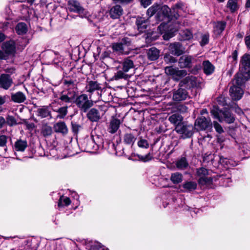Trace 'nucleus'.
<instances>
[{
  "label": "nucleus",
  "mask_w": 250,
  "mask_h": 250,
  "mask_svg": "<svg viewBox=\"0 0 250 250\" xmlns=\"http://www.w3.org/2000/svg\"><path fill=\"white\" fill-rule=\"evenodd\" d=\"M183 6L182 3H178L176 4L172 9H170L166 5L154 4L147 9V14L151 17L157 13V19L159 21H163L161 26H164L165 24L172 21H175L178 18L179 10L182 9Z\"/></svg>",
  "instance_id": "obj_1"
},
{
  "label": "nucleus",
  "mask_w": 250,
  "mask_h": 250,
  "mask_svg": "<svg viewBox=\"0 0 250 250\" xmlns=\"http://www.w3.org/2000/svg\"><path fill=\"white\" fill-rule=\"evenodd\" d=\"M210 113L214 118L218 119L220 122L231 124L235 121L233 115L227 109L219 110L217 107L214 106L210 110Z\"/></svg>",
  "instance_id": "obj_2"
},
{
  "label": "nucleus",
  "mask_w": 250,
  "mask_h": 250,
  "mask_svg": "<svg viewBox=\"0 0 250 250\" xmlns=\"http://www.w3.org/2000/svg\"><path fill=\"white\" fill-rule=\"evenodd\" d=\"M75 103L81 112L86 113L93 105V101L85 94L76 96Z\"/></svg>",
  "instance_id": "obj_3"
},
{
  "label": "nucleus",
  "mask_w": 250,
  "mask_h": 250,
  "mask_svg": "<svg viewBox=\"0 0 250 250\" xmlns=\"http://www.w3.org/2000/svg\"><path fill=\"white\" fill-rule=\"evenodd\" d=\"M131 44L130 40L128 38H124L120 42L112 44L113 51L119 54H127L129 53V46Z\"/></svg>",
  "instance_id": "obj_4"
},
{
  "label": "nucleus",
  "mask_w": 250,
  "mask_h": 250,
  "mask_svg": "<svg viewBox=\"0 0 250 250\" xmlns=\"http://www.w3.org/2000/svg\"><path fill=\"white\" fill-rule=\"evenodd\" d=\"M209 173V170L205 167H202L197 169L196 174L199 177L198 183L200 185H209L212 184V178L208 176Z\"/></svg>",
  "instance_id": "obj_5"
},
{
  "label": "nucleus",
  "mask_w": 250,
  "mask_h": 250,
  "mask_svg": "<svg viewBox=\"0 0 250 250\" xmlns=\"http://www.w3.org/2000/svg\"><path fill=\"white\" fill-rule=\"evenodd\" d=\"M68 4L70 11L78 13L82 18H87L89 16V12L81 6L79 1L76 0H69Z\"/></svg>",
  "instance_id": "obj_6"
},
{
  "label": "nucleus",
  "mask_w": 250,
  "mask_h": 250,
  "mask_svg": "<svg viewBox=\"0 0 250 250\" xmlns=\"http://www.w3.org/2000/svg\"><path fill=\"white\" fill-rule=\"evenodd\" d=\"M2 50H0L2 53V56L4 58L1 60H6L10 55H14L16 52L15 43L13 41H9L4 42L1 47Z\"/></svg>",
  "instance_id": "obj_7"
},
{
  "label": "nucleus",
  "mask_w": 250,
  "mask_h": 250,
  "mask_svg": "<svg viewBox=\"0 0 250 250\" xmlns=\"http://www.w3.org/2000/svg\"><path fill=\"white\" fill-rule=\"evenodd\" d=\"M167 75H171L176 81H179L181 78L187 75V71L184 69L179 70L178 68L172 66H167L165 69Z\"/></svg>",
  "instance_id": "obj_8"
},
{
  "label": "nucleus",
  "mask_w": 250,
  "mask_h": 250,
  "mask_svg": "<svg viewBox=\"0 0 250 250\" xmlns=\"http://www.w3.org/2000/svg\"><path fill=\"white\" fill-rule=\"evenodd\" d=\"M76 92L74 90H64L60 94L59 99L62 102L66 104L75 103Z\"/></svg>",
  "instance_id": "obj_9"
},
{
  "label": "nucleus",
  "mask_w": 250,
  "mask_h": 250,
  "mask_svg": "<svg viewBox=\"0 0 250 250\" xmlns=\"http://www.w3.org/2000/svg\"><path fill=\"white\" fill-rule=\"evenodd\" d=\"M193 127L191 125H187L184 122L175 127V130L181 134L184 138H189L193 135Z\"/></svg>",
  "instance_id": "obj_10"
},
{
  "label": "nucleus",
  "mask_w": 250,
  "mask_h": 250,
  "mask_svg": "<svg viewBox=\"0 0 250 250\" xmlns=\"http://www.w3.org/2000/svg\"><path fill=\"white\" fill-rule=\"evenodd\" d=\"M195 125L202 130L210 131L212 128V123L210 118L207 119L204 117H201L196 119Z\"/></svg>",
  "instance_id": "obj_11"
},
{
  "label": "nucleus",
  "mask_w": 250,
  "mask_h": 250,
  "mask_svg": "<svg viewBox=\"0 0 250 250\" xmlns=\"http://www.w3.org/2000/svg\"><path fill=\"white\" fill-rule=\"evenodd\" d=\"M195 61V59L193 56L184 55L179 59L178 66L181 68H189L192 67V64Z\"/></svg>",
  "instance_id": "obj_12"
},
{
  "label": "nucleus",
  "mask_w": 250,
  "mask_h": 250,
  "mask_svg": "<svg viewBox=\"0 0 250 250\" xmlns=\"http://www.w3.org/2000/svg\"><path fill=\"white\" fill-rule=\"evenodd\" d=\"M249 79H250V74L239 71L232 81L233 85L240 87Z\"/></svg>",
  "instance_id": "obj_13"
},
{
  "label": "nucleus",
  "mask_w": 250,
  "mask_h": 250,
  "mask_svg": "<svg viewBox=\"0 0 250 250\" xmlns=\"http://www.w3.org/2000/svg\"><path fill=\"white\" fill-rule=\"evenodd\" d=\"M170 52L174 55L180 56L185 51V48L182 44L179 42H175L170 43L168 46Z\"/></svg>",
  "instance_id": "obj_14"
},
{
  "label": "nucleus",
  "mask_w": 250,
  "mask_h": 250,
  "mask_svg": "<svg viewBox=\"0 0 250 250\" xmlns=\"http://www.w3.org/2000/svg\"><path fill=\"white\" fill-rule=\"evenodd\" d=\"M239 71L250 74V55H243L240 64Z\"/></svg>",
  "instance_id": "obj_15"
},
{
  "label": "nucleus",
  "mask_w": 250,
  "mask_h": 250,
  "mask_svg": "<svg viewBox=\"0 0 250 250\" xmlns=\"http://www.w3.org/2000/svg\"><path fill=\"white\" fill-rule=\"evenodd\" d=\"M188 97V93L185 89L180 88L173 92V100L176 102L185 100Z\"/></svg>",
  "instance_id": "obj_16"
},
{
  "label": "nucleus",
  "mask_w": 250,
  "mask_h": 250,
  "mask_svg": "<svg viewBox=\"0 0 250 250\" xmlns=\"http://www.w3.org/2000/svg\"><path fill=\"white\" fill-rule=\"evenodd\" d=\"M13 83L10 76L6 74H2L0 76V87L4 89H8Z\"/></svg>",
  "instance_id": "obj_17"
},
{
  "label": "nucleus",
  "mask_w": 250,
  "mask_h": 250,
  "mask_svg": "<svg viewBox=\"0 0 250 250\" xmlns=\"http://www.w3.org/2000/svg\"><path fill=\"white\" fill-rule=\"evenodd\" d=\"M229 93L232 99L235 101L240 100L243 94L242 88L236 85L231 86L229 89Z\"/></svg>",
  "instance_id": "obj_18"
},
{
  "label": "nucleus",
  "mask_w": 250,
  "mask_h": 250,
  "mask_svg": "<svg viewBox=\"0 0 250 250\" xmlns=\"http://www.w3.org/2000/svg\"><path fill=\"white\" fill-rule=\"evenodd\" d=\"M86 116L92 122H98L101 118L99 111L95 108H92L87 111Z\"/></svg>",
  "instance_id": "obj_19"
},
{
  "label": "nucleus",
  "mask_w": 250,
  "mask_h": 250,
  "mask_svg": "<svg viewBox=\"0 0 250 250\" xmlns=\"http://www.w3.org/2000/svg\"><path fill=\"white\" fill-rule=\"evenodd\" d=\"M119 67L124 71L128 72L134 67L133 61L129 57L125 59L120 62Z\"/></svg>",
  "instance_id": "obj_20"
},
{
  "label": "nucleus",
  "mask_w": 250,
  "mask_h": 250,
  "mask_svg": "<svg viewBox=\"0 0 250 250\" xmlns=\"http://www.w3.org/2000/svg\"><path fill=\"white\" fill-rule=\"evenodd\" d=\"M160 50L155 47H152L146 51L147 57L150 61H155L160 56Z\"/></svg>",
  "instance_id": "obj_21"
},
{
  "label": "nucleus",
  "mask_w": 250,
  "mask_h": 250,
  "mask_svg": "<svg viewBox=\"0 0 250 250\" xmlns=\"http://www.w3.org/2000/svg\"><path fill=\"white\" fill-rule=\"evenodd\" d=\"M123 9L120 5H117L111 8L109 11L110 17L113 19H118L122 15Z\"/></svg>",
  "instance_id": "obj_22"
},
{
  "label": "nucleus",
  "mask_w": 250,
  "mask_h": 250,
  "mask_svg": "<svg viewBox=\"0 0 250 250\" xmlns=\"http://www.w3.org/2000/svg\"><path fill=\"white\" fill-rule=\"evenodd\" d=\"M85 89L87 92L92 93L95 91L100 90L101 87L97 82L89 81L87 82Z\"/></svg>",
  "instance_id": "obj_23"
},
{
  "label": "nucleus",
  "mask_w": 250,
  "mask_h": 250,
  "mask_svg": "<svg viewBox=\"0 0 250 250\" xmlns=\"http://www.w3.org/2000/svg\"><path fill=\"white\" fill-rule=\"evenodd\" d=\"M168 121L176 127L183 123V117L178 113H174L169 117Z\"/></svg>",
  "instance_id": "obj_24"
},
{
  "label": "nucleus",
  "mask_w": 250,
  "mask_h": 250,
  "mask_svg": "<svg viewBox=\"0 0 250 250\" xmlns=\"http://www.w3.org/2000/svg\"><path fill=\"white\" fill-rule=\"evenodd\" d=\"M136 23L139 31L141 32H143L145 31L148 25V21L144 18L139 17L136 20Z\"/></svg>",
  "instance_id": "obj_25"
},
{
  "label": "nucleus",
  "mask_w": 250,
  "mask_h": 250,
  "mask_svg": "<svg viewBox=\"0 0 250 250\" xmlns=\"http://www.w3.org/2000/svg\"><path fill=\"white\" fill-rule=\"evenodd\" d=\"M137 139V136L132 133H126L123 137V142L127 145L132 146Z\"/></svg>",
  "instance_id": "obj_26"
},
{
  "label": "nucleus",
  "mask_w": 250,
  "mask_h": 250,
  "mask_svg": "<svg viewBox=\"0 0 250 250\" xmlns=\"http://www.w3.org/2000/svg\"><path fill=\"white\" fill-rule=\"evenodd\" d=\"M226 23L224 21H218L214 23L213 31L214 34L217 35H220L224 30Z\"/></svg>",
  "instance_id": "obj_27"
},
{
  "label": "nucleus",
  "mask_w": 250,
  "mask_h": 250,
  "mask_svg": "<svg viewBox=\"0 0 250 250\" xmlns=\"http://www.w3.org/2000/svg\"><path fill=\"white\" fill-rule=\"evenodd\" d=\"M11 100L15 103H21L25 101L26 96L22 92L19 91L12 94Z\"/></svg>",
  "instance_id": "obj_28"
},
{
  "label": "nucleus",
  "mask_w": 250,
  "mask_h": 250,
  "mask_svg": "<svg viewBox=\"0 0 250 250\" xmlns=\"http://www.w3.org/2000/svg\"><path fill=\"white\" fill-rule=\"evenodd\" d=\"M196 83V78L193 76H188L182 80L180 83L181 86L187 85L188 87L193 86Z\"/></svg>",
  "instance_id": "obj_29"
},
{
  "label": "nucleus",
  "mask_w": 250,
  "mask_h": 250,
  "mask_svg": "<svg viewBox=\"0 0 250 250\" xmlns=\"http://www.w3.org/2000/svg\"><path fill=\"white\" fill-rule=\"evenodd\" d=\"M202 64L204 72L206 75H210L214 72V66L209 61H204Z\"/></svg>",
  "instance_id": "obj_30"
},
{
  "label": "nucleus",
  "mask_w": 250,
  "mask_h": 250,
  "mask_svg": "<svg viewBox=\"0 0 250 250\" xmlns=\"http://www.w3.org/2000/svg\"><path fill=\"white\" fill-rule=\"evenodd\" d=\"M54 128L55 131L56 132L66 134L68 132L67 127L65 124L63 122H60L56 123L54 126Z\"/></svg>",
  "instance_id": "obj_31"
},
{
  "label": "nucleus",
  "mask_w": 250,
  "mask_h": 250,
  "mask_svg": "<svg viewBox=\"0 0 250 250\" xmlns=\"http://www.w3.org/2000/svg\"><path fill=\"white\" fill-rule=\"evenodd\" d=\"M197 187V183L193 181H187L183 184V188L187 192H191L195 190Z\"/></svg>",
  "instance_id": "obj_32"
},
{
  "label": "nucleus",
  "mask_w": 250,
  "mask_h": 250,
  "mask_svg": "<svg viewBox=\"0 0 250 250\" xmlns=\"http://www.w3.org/2000/svg\"><path fill=\"white\" fill-rule=\"evenodd\" d=\"M121 122L120 121L117 119H112L110 123V126L108 128V131L111 133H115L118 129Z\"/></svg>",
  "instance_id": "obj_33"
},
{
  "label": "nucleus",
  "mask_w": 250,
  "mask_h": 250,
  "mask_svg": "<svg viewBox=\"0 0 250 250\" xmlns=\"http://www.w3.org/2000/svg\"><path fill=\"white\" fill-rule=\"evenodd\" d=\"M37 115L42 118H46L48 116L51 117V112L47 106H42L39 108L37 110Z\"/></svg>",
  "instance_id": "obj_34"
},
{
  "label": "nucleus",
  "mask_w": 250,
  "mask_h": 250,
  "mask_svg": "<svg viewBox=\"0 0 250 250\" xmlns=\"http://www.w3.org/2000/svg\"><path fill=\"white\" fill-rule=\"evenodd\" d=\"M15 148L16 151H24L27 146L26 141L19 140L15 143Z\"/></svg>",
  "instance_id": "obj_35"
},
{
  "label": "nucleus",
  "mask_w": 250,
  "mask_h": 250,
  "mask_svg": "<svg viewBox=\"0 0 250 250\" xmlns=\"http://www.w3.org/2000/svg\"><path fill=\"white\" fill-rule=\"evenodd\" d=\"M15 30L19 35H23L27 32V27L25 23L20 22L17 25Z\"/></svg>",
  "instance_id": "obj_36"
},
{
  "label": "nucleus",
  "mask_w": 250,
  "mask_h": 250,
  "mask_svg": "<svg viewBox=\"0 0 250 250\" xmlns=\"http://www.w3.org/2000/svg\"><path fill=\"white\" fill-rule=\"evenodd\" d=\"M170 180L173 184H176L181 183L183 180V175L179 172L172 173Z\"/></svg>",
  "instance_id": "obj_37"
},
{
  "label": "nucleus",
  "mask_w": 250,
  "mask_h": 250,
  "mask_svg": "<svg viewBox=\"0 0 250 250\" xmlns=\"http://www.w3.org/2000/svg\"><path fill=\"white\" fill-rule=\"evenodd\" d=\"M188 166V162L186 158L182 157L178 160L176 163V166L179 169H185Z\"/></svg>",
  "instance_id": "obj_38"
},
{
  "label": "nucleus",
  "mask_w": 250,
  "mask_h": 250,
  "mask_svg": "<svg viewBox=\"0 0 250 250\" xmlns=\"http://www.w3.org/2000/svg\"><path fill=\"white\" fill-rule=\"evenodd\" d=\"M238 0H229L227 6L228 7L231 12L236 11L239 8L237 3Z\"/></svg>",
  "instance_id": "obj_39"
},
{
  "label": "nucleus",
  "mask_w": 250,
  "mask_h": 250,
  "mask_svg": "<svg viewBox=\"0 0 250 250\" xmlns=\"http://www.w3.org/2000/svg\"><path fill=\"white\" fill-rule=\"evenodd\" d=\"M41 133L45 137L50 136L52 133V127L47 125H44L42 128Z\"/></svg>",
  "instance_id": "obj_40"
},
{
  "label": "nucleus",
  "mask_w": 250,
  "mask_h": 250,
  "mask_svg": "<svg viewBox=\"0 0 250 250\" xmlns=\"http://www.w3.org/2000/svg\"><path fill=\"white\" fill-rule=\"evenodd\" d=\"M172 110L174 112L185 113L187 111L188 108L183 104H176L173 106Z\"/></svg>",
  "instance_id": "obj_41"
},
{
  "label": "nucleus",
  "mask_w": 250,
  "mask_h": 250,
  "mask_svg": "<svg viewBox=\"0 0 250 250\" xmlns=\"http://www.w3.org/2000/svg\"><path fill=\"white\" fill-rule=\"evenodd\" d=\"M127 72H124L123 70L118 71L114 75L115 80H118L120 79H127L129 78V76L126 73Z\"/></svg>",
  "instance_id": "obj_42"
},
{
  "label": "nucleus",
  "mask_w": 250,
  "mask_h": 250,
  "mask_svg": "<svg viewBox=\"0 0 250 250\" xmlns=\"http://www.w3.org/2000/svg\"><path fill=\"white\" fill-rule=\"evenodd\" d=\"M70 203L71 201L69 198L61 196L59 200L58 205L59 207H63L64 206H68Z\"/></svg>",
  "instance_id": "obj_43"
},
{
  "label": "nucleus",
  "mask_w": 250,
  "mask_h": 250,
  "mask_svg": "<svg viewBox=\"0 0 250 250\" xmlns=\"http://www.w3.org/2000/svg\"><path fill=\"white\" fill-rule=\"evenodd\" d=\"M67 107L68 106L66 105L59 108L57 111L59 114L58 117L61 119L63 118L67 114Z\"/></svg>",
  "instance_id": "obj_44"
},
{
  "label": "nucleus",
  "mask_w": 250,
  "mask_h": 250,
  "mask_svg": "<svg viewBox=\"0 0 250 250\" xmlns=\"http://www.w3.org/2000/svg\"><path fill=\"white\" fill-rule=\"evenodd\" d=\"M180 34L183 37L184 40H189L193 37L191 31L188 29L182 31Z\"/></svg>",
  "instance_id": "obj_45"
},
{
  "label": "nucleus",
  "mask_w": 250,
  "mask_h": 250,
  "mask_svg": "<svg viewBox=\"0 0 250 250\" xmlns=\"http://www.w3.org/2000/svg\"><path fill=\"white\" fill-rule=\"evenodd\" d=\"M164 60L167 63H173L177 62L175 58L169 54L165 55Z\"/></svg>",
  "instance_id": "obj_46"
},
{
  "label": "nucleus",
  "mask_w": 250,
  "mask_h": 250,
  "mask_svg": "<svg viewBox=\"0 0 250 250\" xmlns=\"http://www.w3.org/2000/svg\"><path fill=\"white\" fill-rule=\"evenodd\" d=\"M209 35L208 33H207L203 35L201 37V41L200 42V44L201 46H204L208 44L209 42Z\"/></svg>",
  "instance_id": "obj_47"
},
{
  "label": "nucleus",
  "mask_w": 250,
  "mask_h": 250,
  "mask_svg": "<svg viewBox=\"0 0 250 250\" xmlns=\"http://www.w3.org/2000/svg\"><path fill=\"white\" fill-rule=\"evenodd\" d=\"M95 147V143L93 139H88L86 141V149L87 151L96 149Z\"/></svg>",
  "instance_id": "obj_48"
},
{
  "label": "nucleus",
  "mask_w": 250,
  "mask_h": 250,
  "mask_svg": "<svg viewBox=\"0 0 250 250\" xmlns=\"http://www.w3.org/2000/svg\"><path fill=\"white\" fill-rule=\"evenodd\" d=\"M138 146L140 147L147 148L149 147V144L146 140L141 139L138 142Z\"/></svg>",
  "instance_id": "obj_49"
},
{
  "label": "nucleus",
  "mask_w": 250,
  "mask_h": 250,
  "mask_svg": "<svg viewBox=\"0 0 250 250\" xmlns=\"http://www.w3.org/2000/svg\"><path fill=\"white\" fill-rule=\"evenodd\" d=\"M213 126L217 132L221 134L224 132V130L222 126L216 121L213 122Z\"/></svg>",
  "instance_id": "obj_50"
},
{
  "label": "nucleus",
  "mask_w": 250,
  "mask_h": 250,
  "mask_svg": "<svg viewBox=\"0 0 250 250\" xmlns=\"http://www.w3.org/2000/svg\"><path fill=\"white\" fill-rule=\"evenodd\" d=\"M138 157L140 160H142L143 162L148 161L149 160H151L153 158V156L150 153H148L145 156L138 155Z\"/></svg>",
  "instance_id": "obj_51"
},
{
  "label": "nucleus",
  "mask_w": 250,
  "mask_h": 250,
  "mask_svg": "<svg viewBox=\"0 0 250 250\" xmlns=\"http://www.w3.org/2000/svg\"><path fill=\"white\" fill-rule=\"evenodd\" d=\"M6 123L10 126H13L17 124L15 118L12 116H8Z\"/></svg>",
  "instance_id": "obj_52"
},
{
  "label": "nucleus",
  "mask_w": 250,
  "mask_h": 250,
  "mask_svg": "<svg viewBox=\"0 0 250 250\" xmlns=\"http://www.w3.org/2000/svg\"><path fill=\"white\" fill-rule=\"evenodd\" d=\"M7 142V137L4 135H0V146H6Z\"/></svg>",
  "instance_id": "obj_53"
},
{
  "label": "nucleus",
  "mask_w": 250,
  "mask_h": 250,
  "mask_svg": "<svg viewBox=\"0 0 250 250\" xmlns=\"http://www.w3.org/2000/svg\"><path fill=\"white\" fill-rule=\"evenodd\" d=\"M219 162L223 166H228L229 164H230V161L227 158H225L223 156L220 157Z\"/></svg>",
  "instance_id": "obj_54"
},
{
  "label": "nucleus",
  "mask_w": 250,
  "mask_h": 250,
  "mask_svg": "<svg viewBox=\"0 0 250 250\" xmlns=\"http://www.w3.org/2000/svg\"><path fill=\"white\" fill-rule=\"evenodd\" d=\"M64 84L67 85V86H72L73 87H74L75 85V82L72 80H65L64 81Z\"/></svg>",
  "instance_id": "obj_55"
},
{
  "label": "nucleus",
  "mask_w": 250,
  "mask_h": 250,
  "mask_svg": "<svg viewBox=\"0 0 250 250\" xmlns=\"http://www.w3.org/2000/svg\"><path fill=\"white\" fill-rule=\"evenodd\" d=\"M142 6L146 7L151 3V0H140Z\"/></svg>",
  "instance_id": "obj_56"
},
{
  "label": "nucleus",
  "mask_w": 250,
  "mask_h": 250,
  "mask_svg": "<svg viewBox=\"0 0 250 250\" xmlns=\"http://www.w3.org/2000/svg\"><path fill=\"white\" fill-rule=\"evenodd\" d=\"M81 128H82L81 125L76 124H72V129L74 131L78 132Z\"/></svg>",
  "instance_id": "obj_57"
},
{
  "label": "nucleus",
  "mask_w": 250,
  "mask_h": 250,
  "mask_svg": "<svg viewBox=\"0 0 250 250\" xmlns=\"http://www.w3.org/2000/svg\"><path fill=\"white\" fill-rule=\"evenodd\" d=\"M7 99V96H0V105L4 104Z\"/></svg>",
  "instance_id": "obj_58"
},
{
  "label": "nucleus",
  "mask_w": 250,
  "mask_h": 250,
  "mask_svg": "<svg viewBox=\"0 0 250 250\" xmlns=\"http://www.w3.org/2000/svg\"><path fill=\"white\" fill-rule=\"evenodd\" d=\"M245 43L248 48L250 49V35L245 38Z\"/></svg>",
  "instance_id": "obj_59"
},
{
  "label": "nucleus",
  "mask_w": 250,
  "mask_h": 250,
  "mask_svg": "<svg viewBox=\"0 0 250 250\" xmlns=\"http://www.w3.org/2000/svg\"><path fill=\"white\" fill-rule=\"evenodd\" d=\"M5 123V119L3 117L0 116V129L2 127Z\"/></svg>",
  "instance_id": "obj_60"
},
{
  "label": "nucleus",
  "mask_w": 250,
  "mask_h": 250,
  "mask_svg": "<svg viewBox=\"0 0 250 250\" xmlns=\"http://www.w3.org/2000/svg\"><path fill=\"white\" fill-rule=\"evenodd\" d=\"M172 37L171 35L168 34H165L163 35V38L165 40H168L169 38Z\"/></svg>",
  "instance_id": "obj_61"
},
{
  "label": "nucleus",
  "mask_w": 250,
  "mask_h": 250,
  "mask_svg": "<svg viewBox=\"0 0 250 250\" xmlns=\"http://www.w3.org/2000/svg\"><path fill=\"white\" fill-rule=\"evenodd\" d=\"M5 39V35L2 33H0V42H2Z\"/></svg>",
  "instance_id": "obj_62"
},
{
  "label": "nucleus",
  "mask_w": 250,
  "mask_h": 250,
  "mask_svg": "<svg viewBox=\"0 0 250 250\" xmlns=\"http://www.w3.org/2000/svg\"><path fill=\"white\" fill-rule=\"evenodd\" d=\"M245 6H246V8L250 7V0H247V2H246Z\"/></svg>",
  "instance_id": "obj_63"
},
{
  "label": "nucleus",
  "mask_w": 250,
  "mask_h": 250,
  "mask_svg": "<svg viewBox=\"0 0 250 250\" xmlns=\"http://www.w3.org/2000/svg\"><path fill=\"white\" fill-rule=\"evenodd\" d=\"M200 113L201 115H203L204 114L208 113V111L206 109H203L201 111Z\"/></svg>",
  "instance_id": "obj_64"
}]
</instances>
